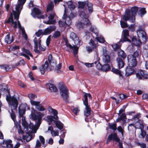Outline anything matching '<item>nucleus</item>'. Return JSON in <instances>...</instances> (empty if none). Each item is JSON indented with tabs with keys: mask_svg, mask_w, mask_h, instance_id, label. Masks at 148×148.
Listing matches in <instances>:
<instances>
[{
	"mask_svg": "<svg viewBox=\"0 0 148 148\" xmlns=\"http://www.w3.org/2000/svg\"><path fill=\"white\" fill-rule=\"evenodd\" d=\"M138 10V8L136 6L132 7L130 10L129 9H126L124 14L123 16V20L125 21H129L132 23L134 22L135 16Z\"/></svg>",
	"mask_w": 148,
	"mask_h": 148,
	"instance_id": "f257e3e1",
	"label": "nucleus"
},
{
	"mask_svg": "<svg viewBox=\"0 0 148 148\" xmlns=\"http://www.w3.org/2000/svg\"><path fill=\"white\" fill-rule=\"evenodd\" d=\"M6 99L9 107L11 108V110H17L18 105V101L15 95L11 96L10 94H8L6 95Z\"/></svg>",
	"mask_w": 148,
	"mask_h": 148,
	"instance_id": "f03ea898",
	"label": "nucleus"
},
{
	"mask_svg": "<svg viewBox=\"0 0 148 148\" xmlns=\"http://www.w3.org/2000/svg\"><path fill=\"white\" fill-rule=\"evenodd\" d=\"M56 28L54 25H50L45 29H39L35 33L36 35L38 37L40 35H47L50 34L52 32L55 31Z\"/></svg>",
	"mask_w": 148,
	"mask_h": 148,
	"instance_id": "7ed1b4c3",
	"label": "nucleus"
},
{
	"mask_svg": "<svg viewBox=\"0 0 148 148\" xmlns=\"http://www.w3.org/2000/svg\"><path fill=\"white\" fill-rule=\"evenodd\" d=\"M60 94L62 98L63 101L66 103L69 102V90L64 85H62L59 88Z\"/></svg>",
	"mask_w": 148,
	"mask_h": 148,
	"instance_id": "20e7f679",
	"label": "nucleus"
},
{
	"mask_svg": "<svg viewBox=\"0 0 148 148\" xmlns=\"http://www.w3.org/2000/svg\"><path fill=\"white\" fill-rule=\"evenodd\" d=\"M34 51L36 53H40V51L38 49V45H39V49L41 51H44L45 50L46 48L45 47H42L41 45V40L40 38L38 39L36 37H35L34 40Z\"/></svg>",
	"mask_w": 148,
	"mask_h": 148,
	"instance_id": "39448f33",
	"label": "nucleus"
},
{
	"mask_svg": "<svg viewBox=\"0 0 148 148\" xmlns=\"http://www.w3.org/2000/svg\"><path fill=\"white\" fill-rule=\"evenodd\" d=\"M90 30L96 35L95 38L99 42L101 43L105 42V40L104 38L102 36L99 34L98 30L95 27L91 26L90 27Z\"/></svg>",
	"mask_w": 148,
	"mask_h": 148,
	"instance_id": "423d86ee",
	"label": "nucleus"
},
{
	"mask_svg": "<svg viewBox=\"0 0 148 148\" xmlns=\"http://www.w3.org/2000/svg\"><path fill=\"white\" fill-rule=\"evenodd\" d=\"M23 5L20 3H18L16 6L15 10L16 11L14 10H12L14 19L16 20L19 19V16L21 12L23 9Z\"/></svg>",
	"mask_w": 148,
	"mask_h": 148,
	"instance_id": "0eeeda50",
	"label": "nucleus"
},
{
	"mask_svg": "<svg viewBox=\"0 0 148 148\" xmlns=\"http://www.w3.org/2000/svg\"><path fill=\"white\" fill-rule=\"evenodd\" d=\"M31 117L32 119L34 121L37 120V126H39L41 123V121L42 117L44 116V114L40 112H38L37 114L32 113L31 114Z\"/></svg>",
	"mask_w": 148,
	"mask_h": 148,
	"instance_id": "6e6552de",
	"label": "nucleus"
},
{
	"mask_svg": "<svg viewBox=\"0 0 148 148\" xmlns=\"http://www.w3.org/2000/svg\"><path fill=\"white\" fill-rule=\"evenodd\" d=\"M128 65L133 67H135L137 64V61L136 59L132 55H129L127 56Z\"/></svg>",
	"mask_w": 148,
	"mask_h": 148,
	"instance_id": "1a4fd4ad",
	"label": "nucleus"
},
{
	"mask_svg": "<svg viewBox=\"0 0 148 148\" xmlns=\"http://www.w3.org/2000/svg\"><path fill=\"white\" fill-rule=\"evenodd\" d=\"M30 103L32 105L35 106V108L39 111H44L45 110L44 107L40 104V101L31 100Z\"/></svg>",
	"mask_w": 148,
	"mask_h": 148,
	"instance_id": "9d476101",
	"label": "nucleus"
},
{
	"mask_svg": "<svg viewBox=\"0 0 148 148\" xmlns=\"http://www.w3.org/2000/svg\"><path fill=\"white\" fill-rule=\"evenodd\" d=\"M41 14V12L40 10L36 8H34L32 10L31 15L34 18H37L40 19H44L45 16L44 15H40L39 17L36 16V15H40Z\"/></svg>",
	"mask_w": 148,
	"mask_h": 148,
	"instance_id": "9b49d317",
	"label": "nucleus"
},
{
	"mask_svg": "<svg viewBox=\"0 0 148 148\" xmlns=\"http://www.w3.org/2000/svg\"><path fill=\"white\" fill-rule=\"evenodd\" d=\"M136 77L139 79H148V74L145 71L140 70V71L136 74Z\"/></svg>",
	"mask_w": 148,
	"mask_h": 148,
	"instance_id": "f8f14e48",
	"label": "nucleus"
},
{
	"mask_svg": "<svg viewBox=\"0 0 148 148\" xmlns=\"http://www.w3.org/2000/svg\"><path fill=\"white\" fill-rule=\"evenodd\" d=\"M137 34L138 37H141L144 42H146L147 41V35L144 30L142 29H138L137 31Z\"/></svg>",
	"mask_w": 148,
	"mask_h": 148,
	"instance_id": "ddd939ff",
	"label": "nucleus"
},
{
	"mask_svg": "<svg viewBox=\"0 0 148 148\" xmlns=\"http://www.w3.org/2000/svg\"><path fill=\"white\" fill-rule=\"evenodd\" d=\"M79 16L80 17L83 18V20L84 21L86 22L85 23L86 25L89 26L90 25L91 23L88 20V14H86L84 11H82L79 14Z\"/></svg>",
	"mask_w": 148,
	"mask_h": 148,
	"instance_id": "4468645a",
	"label": "nucleus"
},
{
	"mask_svg": "<svg viewBox=\"0 0 148 148\" xmlns=\"http://www.w3.org/2000/svg\"><path fill=\"white\" fill-rule=\"evenodd\" d=\"M22 125L24 127V130L25 132H27L28 128H29L31 130H33L34 128V125L30 123L29 125L27 122L25 120L22 119Z\"/></svg>",
	"mask_w": 148,
	"mask_h": 148,
	"instance_id": "2eb2a0df",
	"label": "nucleus"
},
{
	"mask_svg": "<svg viewBox=\"0 0 148 148\" xmlns=\"http://www.w3.org/2000/svg\"><path fill=\"white\" fill-rule=\"evenodd\" d=\"M70 38L72 39L76 45H81V42L78 38L77 37L75 34L73 32H71L70 34Z\"/></svg>",
	"mask_w": 148,
	"mask_h": 148,
	"instance_id": "dca6fc26",
	"label": "nucleus"
},
{
	"mask_svg": "<svg viewBox=\"0 0 148 148\" xmlns=\"http://www.w3.org/2000/svg\"><path fill=\"white\" fill-rule=\"evenodd\" d=\"M123 38L120 40V42L123 43L125 42L130 41L127 38L129 36V31L127 29H125L123 30Z\"/></svg>",
	"mask_w": 148,
	"mask_h": 148,
	"instance_id": "f3484780",
	"label": "nucleus"
},
{
	"mask_svg": "<svg viewBox=\"0 0 148 148\" xmlns=\"http://www.w3.org/2000/svg\"><path fill=\"white\" fill-rule=\"evenodd\" d=\"M26 106L24 104H21L18 107L19 116L20 117H23V115L25 112Z\"/></svg>",
	"mask_w": 148,
	"mask_h": 148,
	"instance_id": "a211bd4d",
	"label": "nucleus"
},
{
	"mask_svg": "<svg viewBox=\"0 0 148 148\" xmlns=\"http://www.w3.org/2000/svg\"><path fill=\"white\" fill-rule=\"evenodd\" d=\"M55 14H50L48 16V20L47 21L44 22L47 24H54L56 22L55 20H53Z\"/></svg>",
	"mask_w": 148,
	"mask_h": 148,
	"instance_id": "6ab92c4d",
	"label": "nucleus"
},
{
	"mask_svg": "<svg viewBox=\"0 0 148 148\" xmlns=\"http://www.w3.org/2000/svg\"><path fill=\"white\" fill-rule=\"evenodd\" d=\"M14 38L13 35L11 36L10 33H9L5 36L4 39V41L7 44H10L13 42Z\"/></svg>",
	"mask_w": 148,
	"mask_h": 148,
	"instance_id": "aec40b11",
	"label": "nucleus"
},
{
	"mask_svg": "<svg viewBox=\"0 0 148 148\" xmlns=\"http://www.w3.org/2000/svg\"><path fill=\"white\" fill-rule=\"evenodd\" d=\"M89 43L90 46H88L86 48H87V51L89 52H92L94 49L95 48L96 45L93 40L92 39H91L90 40Z\"/></svg>",
	"mask_w": 148,
	"mask_h": 148,
	"instance_id": "412c9836",
	"label": "nucleus"
},
{
	"mask_svg": "<svg viewBox=\"0 0 148 148\" xmlns=\"http://www.w3.org/2000/svg\"><path fill=\"white\" fill-rule=\"evenodd\" d=\"M88 97L90 99H91L92 98L91 95L90 93L84 92L82 100L83 104L85 106L88 105Z\"/></svg>",
	"mask_w": 148,
	"mask_h": 148,
	"instance_id": "4be33fe9",
	"label": "nucleus"
},
{
	"mask_svg": "<svg viewBox=\"0 0 148 148\" xmlns=\"http://www.w3.org/2000/svg\"><path fill=\"white\" fill-rule=\"evenodd\" d=\"M47 89H49L51 92H56L58 90L56 87L52 84L50 83L47 84L46 85Z\"/></svg>",
	"mask_w": 148,
	"mask_h": 148,
	"instance_id": "5701e85b",
	"label": "nucleus"
},
{
	"mask_svg": "<svg viewBox=\"0 0 148 148\" xmlns=\"http://www.w3.org/2000/svg\"><path fill=\"white\" fill-rule=\"evenodd\" d=\"M132 66H128L125 70V76L128 77L132 74L134 71V69Z\"/></svg>",
	"mask_w": 148,
	"mask_h": 148,
	"instance_id": "b1692460",
	"label": "nucleus"
},
{
	"mask_svg": "<svg viewBox=\"0 0 148 148\" xmlns=\"http://www.w3.org/2000/svg\"><path fill=\"white\" fill-rule=\"evenodd\" d=\"M62 18L64 20H65V23L67 25H70L72 23V21L70 17L67 16L65 10H64Z\"/></svg>",
	"mask_w": 148,
	"mask_h": 148,
	"instance_id": "393cba45",
	"label": "nucleus"
},
{
	"mask_svg": "<svg viewBox=\"0 0 148 148\" xmlns=\"http://www.w3.org/2000/svg\"><path fill=\"white\" fill-rule=\"evenodd\" d=\"M49 64L47 61H46L44 64L40 66L39 69L42 74H43L45 71L48 69Z\"/></svg>",
	"mask_w": 148,
	"mask_h": 148,
	"instance_id": "a878e982",
	"label": "nucleus"
},
{
	"mask_svg": "<svg viewBox=\"0 0 148 148\" xmlns=\"http://www.w3.org/2000/svg\"><path fill=\"white\" fill-rule=\"evenodd\" d=\"M116 61L117 64V66L119 69H120L124 67L125 64V63L121 58H117Z\"/></svg>",
	"mask_w": 148,
	"mask_h": 148,
	"instance_id": "bb28decb",
	"label": "nucleus"
},
{
	"mask_svg": "<svg viewBox=\"0 0 148 148\" xmlns=\"http://www.w3.org/2000/svg\"><path fill=\"white\" fill-rule=\"evenodd\" d=\"M108 136L110 138L111 140H112L116 142L120 140V138L118 137L116 133L111 134Z\"/></svg>",
	"mask_w": 148,
	"mask_h": 148,
	"instance_id": "cd10ccee",
	"label": "nucleus"
},
{
	"mask_svg": "<svg viewBox=\"0 0 148 148\" xmlns=\"http://www.w3.org/2000/svg\"><path fill=\"white\" fill-rule=\"evenodd\" d=\"M3 143L6 145L7 148H13L11 140H4Z\"/></svg>",
	"mask_w": 148,
	"mask_h": 148,
	"instance_id": "c85d7f7f",
	"label": "nucleus"
},
{
	"mask_svg": "<svg viewBox=\"0 0 148 148\" xmlns=\"http://www.w3.org/2000/svg\"><path fill=\"white\" fill-rule=\"evenodd\" d=\"M85 106L86 108L84 111V114L86 116H88L90 114L91 110L88 105Z\"/></svg>",
	"mask_w": 148,
	"mask_h": 148,
	"instance_id": "c756f323",
	"label": "nucleus"
},
{
	"mask_svg": "<svg viewBox=\"0 0 148 148\" xmlns=\"http://www.w3.org/2000/svg\"><path fill=\"white\" fill-rule=\"evenodd\" d=\"M132 42L133 44L136 46H139L141 43L140 40L139 39H138L135 37H133L132 38Z\"/></svg>",
	"mask_w": 148,
	"mask_h": 148,
	"instance_id": "7c9ffc66",
	"label": "nucleus"
},
{
	"mask_svg": "<svg viewBox=\"0 0 148 148\" xmlns=\"http://www.w3.org/2000/svg\"><path fill=\"white\" fill-rule=\"evenodd\" d=\"M118 55L123 58V59H125L126 56V53L121 49L119 50L118 52Z\"/></svg>",
	"mask_w": 148,
	"mask_h": 148,
	"instance_id": "2f4dec72",
	"label": "nucleus"
},
{
	"mask_svg": "<svg viewBox=\"0 0 148 148\" xmlns=\"http://www.w3.org/2000/svg\"><path fill=\"white\" fill-rule=\"evenodd\" d=\"M103 62L105 63H109L110 61V57L109 55L104 54L103 58Z\"/></svg>",
	"mask_w": 148,
	"mask_h": 148,
	"instance_id": "473e14b6",
	"label": "nucleus"
},
{
	"mask_svg": "<svg viewBox=\"0 0 148 148\" xmlns=\"http://www.w3.org/2000/svg\"><path fill=\"white\" fill-rule=\"evenodd\" d=\"M112 71L114 73L119 75L120 77H122L123 75L121 71L119 69L114 68H112Z\"/></svg>",
	"mask_w": 148,
	"mask_h": 148,
	"instance_id": "72a5a7b5",
	"label": "nucleus"
},
{
	"mask_svg": "<svg viewBox=\"0 0 148 148\" xmlns=\"http://www.w3.org/2000/svg\"><path fill=\"white\" fill-rule=\"evenodd\" d=\"M120 41L117 43L114 44L112 45V46L114 50L116 51L117 49H120L121 46V43Z\"/></svg>",
	"mask_w": 148,
	"mask_h": 148,
	"instance_id": "f704fd0d",
	"label": "nucleus"
},
{
	"mask_svg": "<svg viewBox=\"0 0 148 148\" xmlns=\"http://www.w3.org/2000/svg\"><path fill=\"white\" fill-rule=\"evenodd\" d=\"M88 2V1H87L82 2H79L78 3V8H81L82 9H82L84 8L85 7H86V6Z\"/></svg>",
	"mask_w": 148,
	"mask_h": 148,
	"instance_id": "c9c22d12",
	"label": "nucleus"
},
{
	"mask_svg": "<svg viewBox=\"0 0 148 148\" xmlns=\"http://www.w3.org/2000/svg\"><path fill=\"white\" fill-rule=\"evenodd\" d=\"M54 123H55L56 126L60 130L62 129L63 127V124L60 122L57 121H55Z\"/></svg>",
	"mask_w": 148,
	"mask_h": 148,
	"instance_id": "e433bc0d",
	"label": "nucleus"
},
{
	"mask_svg": "<svg viewBox=\"0 0 148 148\" xmlns=\"http://www.w3.org/2000/svg\"><path fill=\"white\" fill-rule=\"evenodd\" d=\"M62 64L59 63L56 66L55 69V72L58 73H61L62 71L60 70Z\"/></svg>",
	"mask_w": 148,
	"mask_h": 148,
	"instance_id": "4c0bfd02",
	"label": "nucleus"
},
{
	"mask_svg": "<svg viewBox=\"0 0 148 148\" xmlns=\"http://www.w3.org/2000/svg\"><path fill=\"white\" fill-rule=\"evenodd\" d=\"M48 60L49 64L51 66H53L54 65H55V63L54 62V60L52 59V55L51 54H49V56Z\"/></svg>",
	"mask_w": 148,
	"mask_h": 148,
	"instance_id": "58836bf2",
	"label": "nucleus"
},
{
	"mask_svg": "<svg viewBox=\"0 0 148 148\" xmlns=\"http://www.w3.org/2000/svg\"><path fill=\"white\" fill-rule=\"evenodd\" d=\"M108 126L110 129L112 130L114 132L117 130L116 124V123H109Z\"/></svg>",
	"mask_w": 148,
	"mask_h": 148,
	"instance_id": "ea45409f",
	"label": "nucleus"
},
{
	"mask_svg": "<svg viewBox=\"0 0 148 148\" xmlns=\"http://www.w3.org/2000/svg\"><path fill=\"white\" fill-rule=\"evenodd\" d=\"M110 69V65L108 64L103 65L102 66V71H107Z\"/></svg>",
	"mask_w": 148,
	"mask_h": 148,
	"instance_id": "a19ab883",
	"label": "nucleus"
},
{
	"mask_svg": "<svg viewBox=\"0 0 148 148\" xmlns=\"http://www.w3.org/2000/svg\"><path fill=\"white\" fill-rule=\"evenodd\" d=\"M94 64V66H95L97 69L99 70L102 71V66L101 65L99 61L95 62Z\"/></svg>",
	"mask_w": 148,
	"mask_h": 148,
	"instance_id": "79ce46f5",
	"label": "nucleus"
},
{
	"mask_svg": "<svg viewBox=\"0 0 148 148\" xmlns=\"http://www.w3.org/2000/svg\"><path fill=\"white\" fill-rule=\"evenodd\" d=\"M54 8V5L52 1H51L47 6V10L48 11H52Z\"/></svg>",
	"mask_w": 148,
	"mask_h": 148,
	"instance_id": "37998d69",
	"label": "nucleus"
},
{
	"mask_svg": "<svg viewBox=\"0 0 148 148\" xmlns=\"http://www.w3.org/2000/svg\"><path fill=\"white\" fill-rule=\"evenodd\" d=\"M88 8V13L90 14L93 12V8L92 4L88 2L86 6Z\"/></svg>",
	"mask_w": 148,
	"mask_h": 148,
	"instance_id": "c03bdc74",
	"label": "nucleus"
},
{
	"mask_svg": "<svg viewBox=\"0 0 148 148\" xmlns=\"http://www.w3.org/2000/svg\"><path fill=\"white\" fill-rule=\"evenodd\" d=\"M22 50L23 51V52L22 53H25L26 54L29 55L31 57H33L32 54L31 53L29 50L26 49L24 47H23L22 49Z\"/></svg>",
	"mask_w": 148,
	"mask_h": 148,
	"instance_id": "a18cd8bd",
	"label": "nucleus"
},
{
	"mask_svg": "<svg viewBox=\"0 0 148 148\" xmlns=\"http://www.w3.org/2000/svg\"><path fill=\"white\" fill-rule=\"evenodd\" d=\"M61 35V32L60 31H55L53 33L52 37L54 38H57L60 37Z\"/></svg>",
	"mask_w": 148,
	"mask_h": 148,
	"instance_id": "49530a36",
	"label": "nucleus"
},
{
	"mask_svg": "<svg viewBox=\"0 0 148 148\" xmlns=\"http://www.w3.org/2000/svg\"><path fill=\"white\" fill-rule=\"evenodd\" d=\"M23 137L24 140H25L27 142L30 141L32 138L31 135L29 134H27L26 135L23 136Z\"/></svg>",
	"mask_w": 148,
	"mask_h": 148,
	"instance_id": "de8ad7c7",
	"label": "nucleus"
},
{
	"mask_svg": "<svg viewBox=\"0 0 148 148\" xmlns=\"http://www.w3.org/2000/svg\"><path fill=\"white\" fill-rule=\"evenodd\" d=\"M85 22L83 23L80 21H78L77 24V27L79 28V30L81 29L82 28L84 24L86 25L85 23H86V22L85 21Z\"/></svg>",
	"mask_w": 148,
	"mask_h": 148,
	"instance_id": "09e8293b",
	"label": "nucleus"
},
{
	"mask_svg": "<svg viewBox=\"0 0 148 148\" xmlns=\"http://www.w3.org/2000/svg\"><path fill=\"white\" fill-rule=\"evenodd\" d=\"M134 125L135 128L137 129H140L143 127V124L138 121H137Z\"/></svg>",
	"mask_w": 148,
	"mask_h": 148,
	"instance_id": "8fccbe9b",
	"label": "nucleus"
},
{
	"mask_svg": "<svg viewBox=\"0 0 148 148\" xmlns=\"http://www.w3.org/2000/svg\"><path fill=\"white\" fill-rule=\"evenodd\" d=\"M39 138L40 140L43 145L42 146L44 147H46V145L45 144V140L44 137L42 136H39Z\"/></svg>",
	"mask_w": 148,
	"mask_h": 148,
	"instance_id": "3c124183",
	"label": "nucleus"
},
{
	"mask_svg": "<svg viewBox=\"0 0 148 148\" xmlns=\"http://www.w3.org/2000/svg\"><path fill=\"white\" fill-rule=\"evenodd\" d=\"M140 54V52L139 50L136 51L132 55L134 57L136 58L138 57L139 56Z\"/></svg>",
	"mask_w": 148,
	"mask_h": 148,
	"instance_id": "603ef678",
	"label": "nucleus"
},
{
	"mask_svg": "<svg viewBox=\"0 0 148 148\" xmlns=\"http://www.w3.org/2000/svg\"><path fill=\"white\" fill-rule=\"evenodd\" d=\"M0 67L1 69H4L6 71H8L10 69L9 66L6 64L1 65L0 66Z\"/></svg>",
	"mask_w": 148,
	"mask_h": 148,
	"instance_id": "864d4df0",
	"label": "nucleus"
},
{
	"mask_svg": "<svg viewBox=\"0 0 148 148\" xmlns=\"http://www.w3.org/2000/svg\"><path fill=\"white\" fill-rule=\"evenodd\" d=\"M126 107V105H123V107L119 110V113H118V115L119 116H120L121 114L124 112Z\"/></svg>",
	"mask_w": 148,
	"mask_h": 148,
	"instance_id": "5fc2aeb1",
	"label": "nucleus"
},
{
	"mask_svg": "<svg viewBox=\"0 0 148 148\" xmlns=\"http://www.w3.org/2000/svg\"><path fill=\"white\" fill-rule=\"evenodd\" d=\"M120 24L122 28H126L128 27V25L127 23L123 21H121Z\"/></svg>",
	"mask_w": 148,
	"mask_h": 148,
	"instance_id": "6e6d98bb",
	"label": "nucleus"
},
{
	"mask_svg": "<svg viewBox=\"0 0 148 148\" xmlns=\"http://www.w3.org/2000/svg\"><path fill=\"white\" fill-rule=\"evenodd\" d=\"M140 114L138 113L136 115L134 116L132 119L133 120H134L135 121H138L140 117Z\"/></svg>",
	"mask_w": 148,
	"mask_h": 148,
	"instance_id": "4d7b16f0",
	"label": "nucleus"
},
{
	"mask_svg": "<svg viewBox=\"0 0 148 148\" xmlns=\"http://www.w3.org/2000/svg\"><path fill=\"white\" fill-rule=\"evenodd\" d=\"M62 134L60 136V138H64L65 136V134L66 133V131L64 129H63L60 132Z\"/></svg>",
	"mask_w": 148,
	"mask_h": 148,
	"instance_id": "13d9d810",
	"label": "nucleus"
},
{
	"mask_svg": "<svg viewBox=\"0 0 148 148\" xmlns=\"http://www.w3.org/2000/svg\"><path fill=\"white\" fill-rule=\"evenodd\" d=\"M117 130L119 132L121 133L122 136H123L124 131V129L122 128L121 126H119L117 127Z\"/></svg>",
	"mask_w": 148,
	"mask_h": 148,
	"instance_id": "bf43d9fd",
	"label": "nucleus"
},
{
	"mask_svg": "<svg viewBox=\"0 0 148 148\" xmlns=\"http://www.w3.org/2000/svg\"><path fill=\"white\" fill-rule=\"evenodd\" d=\"M18 28L21 30L22 32V33L25 32L24 28L23 27L21 26V24L19 21H18Z\"/></svg>",
	"mask_w": 148,
	"mask_h": 148,
	"instance_id": "052dcab7",
	"label": "nucleus"
},
{
	"mask_svg": "<svg viewBox=\"0 0 148 148\" xmlns=\"http://www.w3.org/2000/svg\"><path fill=\"white\" fill-rule=\"evenodd\" d=\"M134 127H135L134 124L131 123L129 124L127 128L129 131H132L133 130Z\"/></svg>",
	"mask_w": 148,
	"mask_h": 148,
	"instance_id": "680f3d73",
	"label": "nucleus"
},
{
	"mask_svg": "<svg viewBox=\"0 0 148 148\" xmlns=\"http://www.w3.org/2000/svg\"><path fill=\"white\" fill-rule=\"evenodd\" d=\"M140 14L141 16L143 15L146 13V11L145 8H141L139 10Z\"/></svg>",
	"mask_w": 148,
	"mask_h": 148,
	"instance_id": "e2e57ef3",
	"label": "nucleus"
},
{
	"mask_svg": "<svg viewBox=\"0 0 148 148\" xmlns=\"http://www.w3.org/2000/svg\"><path fill=\"white\" fill-rule=\"evenodd\" d=\"M28 97L30 99V101L31 100H33V99H34L36 97V96L33 94H29L28 95Z\"/></svg>",
	"mask_w": 148,
	"mask_h": 148,
	"instance_id": "0e129e2a",
	"label": "nucleus"
},
{
	"mask_svg": "<svg viewBox=\"0 0 148 148\" xmlns=\"http://www.w3.org/2000/svg\"><path fill=\"white\" fill-rule=\"evenodd\" d=\"M13 110H12V111L11 110V113L10 114L11 117L12 119L15 122V115L14 112L13 111Z\"/></svg>",
	"mask_w": 148,
	"mask_h": 148,
	"instance_id": "69168bd1",
	"label": "nucleus"
},
{
	"mask_svg": "<svg viewBox=\"0 0 148 148\" xmlns=\"http://www.w3.org/2000/svg\"><path fill=\"white\" fill-rule=\"evenodd\" d=\"M51 134L52 136L54 137L58 136L59 132L58 131H55L53 130V131H52L51 132Z\"/></svg>",
	"mask_w": 148,
	"mask_h": 148,
	"instance_id": "338daca9",
	"label": "nucleus"
},
{
	"mask_svg": "<svg viewBox=\"0 0 148 148\" xmlns=\"http://www.w3.org/2000/svg\"><path fill=\"white\" fill-rule=\"evenodd\" d=\"M79 111L80 110L78 108H75L73 110V112L76 115H77Z\"/></svg>",
	"mask_w": 148,
	"mask_h": 148,
	"instance_id": "774afa93",
	"label": "nucleus"
}]
</instances>
